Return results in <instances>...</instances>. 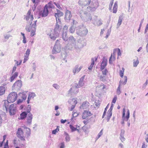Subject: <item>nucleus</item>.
Listing matches in <instances>:
<instances>
[{
    "mask_svg": "<svg viewBox=\"0 0 148 148\" xmlns=\"http://www.w3.org/2000/svg\"><path fill=\"white\" fill-rule=\"evenodd\" d=\"M26 110L21 112L20 114V116L18 119L20 120H23L26 118V123L29 125L32 124V121L33 119V115L30 111L31 110V106L28 105L27 107H25Z\"/></svg>",
    "mask_w": 148,
    "mask_h": 148,
    "instance_id": "nucleus-1",
    "label": "nucleus"
},
{
    "mask_svg": "<svg viewBox=\"0 0 148 148\" xmlns=\"http://www.w3.org/2000/svg\"><path fill=\"white\" fill-rule=\"evenodd\" d=\"M56 18V23L53 32L50 34H48L50 38L53 40H55L59 36V32L62 29V27L60 25L61 22L60 17Z\"/></svg>",
    "mask_w": 148,
    "mask_h": 148,
    "instance_id": "nucleus-2",
    "label": "nucleus"
},
{
    "mask_svg": "<svg viewBox=\"0 0 148 148\" xmlns=\"http://www.w3.org/2000/svg\"><path fill=\"white\" fill-rule=\"evenodd\" d=\"M83 85V76L80 79L78 84L76 83L73 84L72 86L68 91V94L70 96L74 95L79 92V90L77 88H80Z\"/></svg>",
    "mask_w": 148,
    "mask_h": 148,
    "instance_id": "nucleus-3",
    "label": "nucleus"
},
{
    "mask_svg": "<svg viewBox=\"0 0 148 148\" xmlns=\"http://www.w3.org/2000/svg\"><path fill=\"white\" fill-rule=\"evenodd\" d=\"M83 25L82 24L81 25L79 26L78 28L76 30V33L78 35V37H80L78 39V45L81 48L83 46Z\"/></svg>",
    "mask_w": 148,
    "mask_h": 148,
    "instance_id": "nucleus-4",
    "label": "nucleus"
},
{
    "mask_svg": "<svg viewBox=\"0 0 148 148\" xmlns=\"http://www.w3.org/2000/svg\"><path fill=\"white\" fill-rule=\"evenodd\" d=\"M37 21V20L34 21L33 23L31 25L32 22L30 23V25H27L25 27L26 30L28 32H31V36L32 37L34 36L35 34V32L36 31V23Z\"/></svg>",
    "mask_w": 148,
    "mask_h": 148,
    "instance_id": "nucleus-5",
    "label": "nucleus"
},
{
    "mask_svg": "<svg viewBox=\"0 0 148 148\" xmlns=\"http://www.w3.org/2000/svg\"><path fill=\"white\" fill-rule=\"evenodd\" d=\"M99 6V3L97 0L92 1L89 6L86 8L87 11L90 12L95 10Z\"/></svg>",
    "mask_w": 148,
    "mask_h": 148,
    "instance_id": "nucleus-6",
    "label": "nucleus"
},
{
    "mask_svg": "<svg viewBox=\"0 0 148 148\" xmlns=\"http://www.w3.org/2000/svg\"><path fill=\"white\" fill-rule=\"evenodd\" d=\"M60 41L59 40H57L55 42L52 50V53L56 54L59 53L61 51V47L60 44Z\"/></svg>",
    "mask_w": 148,
    "mask_h": 148,
    "instance_id": "nucleus-7",
    "label": "nucleus"
},
{
    "mask_svg": "<svg viewBox=\"0 0 148 148\" xmlns=\"http://www.w3.org/2000/svg\"><path fill=\"white\" fill-rule=\"evenodd\" d=\"M17 95L16 92H13L10 93L7 97V100L10 101V103H12L14 102L17 99Z\"/></svg>",
    "mask_w": 148,
    "mask_h": 148,
    "instance_id": "nucleus-8",
    "label": "nucleus"
},
{
    "mask_svg": "<svg viewBox=\"0 0 148 148\" xmlns=\"http://www.w3.org/2000/svg\"><path fill=\"white\" fill-rule=\"evenodd\" d=\"M22 86L21 81V80H18L14 83L12 87V89L14 90H18L21 89Z\"/></svg>",
    "mask_w": 148,
    "mask_h": 148,
    "instance_id": "nucleus-9",
    "label": "nucleus"
},
{
    "mask_svg": "<svg viewBox=\"0 0 148 148\" xmlns=\"http://www.w3.org/2000/svg\"><path fill=\"white\" fill-rule=\"evenodd\" d=\"M16 104L14 103L11 104L8 110L10 115H14L16 113Z\"/></svg>",
    "mask_w": 148,
    "mask_h": 148,
    "instance_id": "nucleus-10",
    "label": "nucleus"
},
{
    "mask_svg": "<svg viewBox=\"0 0 148 148\" xmlns=\"http://www.w3.org/2000/svg\"><path fill=\"white\" fill-rule=\"evenodd\" d=\"M68 27L66 25H65L63 27L62 36V38L64 41L66 42L68 40L67 33L68 31Z\"/></svg>",
    "mask_w": 148,
    "mask_h": 148,
    "instance_id": "nucleus-11",
    "label": "nucleus"
},
{
    "mask_svg": "<svg viewBox=\"0 0 148 148\" xmlns=\"http://www.w3.org/2000/svg\"><path fill=\"white\" fill-rule=\"evenodd\" d=\"M90 111L88 110H84V119H87V120L84 121V124H86L89 122L88 117L92 115Z\"/></svg>",
    "mask_w": 148,
    "mask_h": 148,
    "instance_id": "nucleus-12",
    "label": "nucleus"
},
{
    "mask_svg": "<svg viewBox=\"0 0 148 148\" xmlns=\"http://www.w3.org/2000/svg\"><path fill=\"white\" fill-rule=\"evenodd\" d=\"M49 13V11L48 9L44 7L42 11H39L38 13L39 17H38V18H40V16H41L42 17H46L48 15Z\"/></svg>",
    "mask_w": 148,
    "mask_h": 148,
    "instance_id": "nucleus-13",
    "label": "nucleus"
},
{
    "mask_svg": "<svg viewBox=\"0 0 148 148\" xmlns=\"http://www.w3.org/2000/svg\"><path fill=\"white\" fill-rule=\"evenodd\" d=\"M78 4L80 6L78 9V13L81 18L82 19L83 16V0H79L78 1Z\"/></svg>",
    "mask_w": 148,
    "mask_h": 148,
    "instance_id": "nucleus-14",
    "label": "nucleus"
},
{
    "mask_svg": "<svg viewBox=\"0 0 148 148\" xmlns=\"http://www.w3.org/2000/svg\"><path fill=\"white\" fill-rule=\"evenodd\" d=\"M124 78L125 79V81L123 82V81L120 80L119 82V85L117 89V94L118 95H119L121 93V91L120 90L121 85L122 84L123 85H125L126 84L127 81V77L125 76L124 77Z\"/></svg>",
    "mask_w": 148,
    "mask_h": 148,
    "instance_id": "nucleus-15",
    "label": "nucleus"
},
{
    "mask_svg": "<svg viewBox=\"0 0 148 148\" xmlns=\"http://www.w3.org/2000/svg\"><path fill=\"white\" fill-rule=\"evenodd\" d=\"M23 132L21 128H18L16 132V135L21 140H25L24 136L23 135Z\"/></svg>",
    "mask_w": 148,
    "mask_h": 148,
    "instance_id": "nucleus-16",
    "label": "nucleus"
},
{
    "mask_svg": "<svg viewBox=\"0 0 148 148\" xmlns=\"http://www.w3.org/2000/svg\"><path fill=\"white\" fill-rule=\"evenodd\" d=\"M72 17L71 12L67 10H66L64 19L67 22H69L71 18Z\"/></svg>",
    "mask_w": 148,
    "mask_h": 148,
    "instance_id": "nucleus-17",
    "label": "nucleus"
},
{
    "mask_svg": "<svg viewBox=\"0 0 148 148\" xmlns=\"http://www.w3.org/2000/svg\"><path fill=\"white\" fill-rule=\"evenodd\" d=\"M107 62L108 60L106 57H103L100 68V70L102 71L107 66Z\"/></svg>",
    "mask_w": 148,
    "mask_h": 148,
    "instance_id": "nucleus-18",
    "label": "nucleus"
},
{
    "mask_svg": "<svg viewBox=\"0 0 148 148\" xmlns=\"http://www.w3.org/2000/svg\"><path fill=\"white\" fill-rule=\"evenodd\" d=\"M68 40L67 41H68L71 43L72 47L75 46L76 45L75 39L74 38L73 36H71L69 38H68Z\"/></svg>",
    "mask_w": 148,
    "mask_h": 148,
    "instance_id": "nucleus-19",
    "label": "nucleus"
},
{
    "mask_svg": "<svg viewBox=\"0 0 148 148\" xmlns=\"http://www.w3.org/2000/svg\"><path fill=\"white\" fill-rule=\"evenodd\" d=\"M82 66H79V65H77L74 67L73 69V75H75L76 73H78L82 69Z\"/></svg>",
    "mask_w": 148,
    "mask_h": 148,
    "instance_id": "nucleus-20",
    "label": "nucleus"
},
{
    "mask_svg": "<svg viewBox=\"0 0 148 148\" xmlns=\"http://www.w3.org/2000/svg\"><path fill=\"white\" fill-rule=\"evenodd\" d=\"M130 111L128 109L127 111V115L126 116H125V108L123 109V111L122 114V119L124 120H125V121H127L130 117Z\"/></svg>",
    "mask_w": 148,
    "mask_h": 148,
    "instance_id": "nucleus-21",
    "label": "nucleus"
},
{
    "mask_svg": "<svg viewBox=\"0 0 148 148\" xmlns=\"http://www.w3.org/2000/svg\"><path fill=\"white\" fill-rule=\"evenodd\" d=\"M97 57H95V58H92L91 59L92 62L89 67H88V69L89 70V71L91 72L92 69V67L95 64V61H96L97 60Z\"/></svg>",
    "mask_w": 148,
    "mask_h": 148,
    "instance_id": "nucleus-22",
    "label": "nucleus"
},
{
    "mask_svg": "<svg viewBox=\"0 0 148 148\" xmlns=\"http://www.w3.org/2000/svg\"><path fill=\"white\" fill-rule=\"evenodd\" d=\"M56 12H57L54 14V16H55L56 18L60 17L64 15L63 12H61L59 10L57 9Z\"/></svg>",
    "mask_w": 148,
    "mask_h": 148,
    "instance_id": "nucleus-23",
    "label": "nucleus"
},
{
    "mask_svg": "<svg viewBox=\"0 0 148 148\" xmlns=\"http://www.w3.org/2000/svg\"><path fill=\"white\" fill-rule=\"evenodd\" d=\"M123 18V14H122L121 15H120L119 18L118 23L117 24V26L119 27L121 24L122 23V20Z\"/></svg>",
    "mask_w": 148,
    "mask_h": 148,
    "instance_id": "nucleus-24",
    "label": "nucleus"
},
{
    "mask_svg": "<svg viewBox=\"0 0 148 148\" xmlns=\"http://www.w3.org/2000/svg\"><path fill=\"white\" fill-rule=\"evenodd\" d=\"M90 108V107L89 103L87 101H84V109L89 110Z\"/></svg>",
    "mask_w": 148,
    "mask_h": 148,
    "instance_id": "nucleus-25",
    "label": "nucleus"
},
{
    "mask_svg": "<svg viewBox=\"0 0 148 148\" xmlns=\"http://www.w3.org/2000/svg\"><path fill=\"white\" fill-rule=\"evenodd\" d=\"M52 1H50L47 4H46L44 7L47 9L48 8H53L54 6L52 3Z\"/></svg>",
    "mask_w": 148,
    "mask_h": 148,
    "instance_id": "nucleus-26",
    "label": "nucleus"
},
{
    "mask_svg": "<svg viewBox=\"0 0 148 148\" xmlns=\"http://www.w3.org/2000/svg\"><path fill=\"white\" fill-rule=\"evenodd\" d=\"M85 21H90L92 19V17L90 13H87L86 14Z\"/></svg>",
    "mask_w": 148,
    "mask_h": 148,
    "instance_id": "nucleus-27",
    "label": "nucleus"
},
{
    "mask_svg": "<svg viewBox=\"0 0 148 148\" xmlns=\"http://www.w3.org/2000/svg\"><path fill=\"white\" fill-rule=\"evenodd\" d=\"M18 75V73L17 72L14 73L10 77V81L12 82L15 78L17 77Z\"/></svg>",
    "mask_w": 148,
    "mask_h": 148,
    "instance_id": "nucleus-28",
    "label": "nucleus"
},
{
    "mask_svg": "<svg viewBox=\"0 0 148 148\" xmlns=\"http://www.w3.org/2000/svg\"><path fill=\"white\" fill-rule=\"evenodd\" d=\"M91 0H84V6L85 7V9L86 10L87 7L86 6L88 5L91 4Z\"/></svg>",
    "mask_w": 148,
    "mask_h": 148,
    "instance_id": "nucleus-29",
    "label": "nucleus"
},
{
    "mask_svg": "<svg viewBox=\"0 0 148 148\" xmlns=\"http://www.w3.org/2000/svg\"><path fill=\"white\" fill-rule=\"evenodd\" d=\"M5 92V88L3 86H0V96L3 95Z\"/></svg>",
    "mask_w": 148,
    "mask_h": 148,
    "instance_id": "nucleus-30",
    "label": "nucleus"
},
{
    "mask_svg": "<svg viewBox=\"0 0 148 148\" xmlns=\"http://www.w3.org/2000/svg\"><path fill=\"white\" fill-rule=\"evenodd\" d=\"M18 95L21 97L23 100H25L26 99L27 96L25 92H19Z\"/></svg>",
    "mask_w": 148,
    "mask_h": 148,
    "instance_id": "nucleus-31",
    "label": "nucleus"
},
{
    "mask_svg": "<svg viewBox=\"0 0 148 148\" xmlns=\"http://www.w3.org/2000/svg\"><path fill=\"white\" fill-rule=\"evenodd\" d=\"M10 101H8V100H7V101H5L4 102V105L5 106L6 111L8 110L9 109V103H10Z\"/></svg>",
    "mask_w": 148,
    "mask_h": 148,
    "instance_id": "nucleus-32",
    "label": "nucleus"
},
{
    "mask_svg": "<svg viewBox=\"0 0 148 148\" xmlns=\"http://www.w3.org/2000/svg\"><path fill=\"white\" fill-rule=\"evenodd\" d=\"M64 134L65 136V138L66 141L67 142L69 141L70 140V138L69 135L68 134V133L66 132H64Z\"/></svg>",
    "mask_w": 148,
    "mask_h": 148,
    "instance_id": "nucleus-33",
    "label": "nucleus"
},
{
    "mask_svg": "<svg viewBox=\"0 0 148 148\" xmlns=\"http://www.w3.org/2000/svg\"><path fill=\"white\" fill-rule=\"evenodd\" d=\"M72 101L74 102V105H72L71 106L70 110L71 111L73 110L75 107V105L77 103V100L74 99H73L72 100Z\"/></svg>",
    "mask_w": 148,
    "mask_h": 148,
    "instance_id": "nucleus-34",
    "label": "nucleus"
},
{
    "mask_svg": "<svg viewBox=\"0 0 148 148\" xmlns=\"http://www.w3.org/2000/svg\"><path fill=\"white\" fill-rule=\"evenodd\" d=\"M36 95L34 92H30L29 93L28 98L31 99L32 98L33 99L36 96Z\"/></svg>",
    "mask_w": 148,
    "mask_h": 148,
    "instance_id": "nucleus-35",
    "label": "nucleus"
},
{
    "mask_svg": "<svg viewBox=\"0 0 148 148\" xmlns=\"http://www.w3.org/2000/svg\"><path fill=\"white\" fill-rule=\"evenodd\" d=\"M75 26L72 25L69 29L70 32L71 33H74L75 31Z\"/></svg>",
    "mask_w": 148,
    "mask_h": 148,
    "instance_id": "nucleus-36",
    "label": "nucleus"
},
{
    "mask_svg": "<svg viewBox=\"0 0 148 148\" xmlns=\"http://www.w3.org/2000/svg\"><path fill=\"white\" fill-rule=\"evenodd\" d=\"M115 60V57L113 56V58H112V54L110 58V59L109 60V63L110 64H112V61Z\"/></svg>",
    "mask_w": 148,
    "mask_h": 148,
    "instance_id": "nucleus-37",
    "label": "nucleus"
},
{
    "mask_svg": "<svg viewBox=\"0 0 148 148\" xmlns=\"http://www.w3.org/2000/svg\"><path fill=\"white\" fill-rule=\"evenodd\" d=\"M139 62L138 59L136 60H134L133 62V66L135 67H136L139 64Z\"/></svg>",
    "mask_w": 148,
    "mask_h": 148,
    "instance_id": "nucleus-38",
    "label": "nucleus"
},
{
    "mask_svg": "<svg viewBox=\"0 0 148 148\" xmlns=\"http://www.w3.org/2000/svg\"><path fill=\"white\" fill-rule=\"evenodd\" d=\"M109 104L107 105L106 107V108L105 109L104 112L103 113V114L102 116V118H104V116L106 115V112L107 111V109L108 108V106H109Z\"/></svg>",
    "mask_w": 148,
    "mask_h": 148,
    "instance_id": "nucleus-39",
    "label": "nucleus"
},
{
    "mask_svg": "<svg viewBox=\"0 0 148 148\" xmlns=\"http://www.w3.org/2000/svg\"><path fill=\"white\" fill-rule=\"evenodd\" d=\"M69 127L71 130V132H73L76 131V128L74 127L73 125H69Z\"/></svg>",
    "mask_w": 148,
    "mask_h": 148,
    "instance_id": "nucleus-40",
    "label": "nucleus"
},
{
    "mask_svg": "<svg viewBox=\"0 0 148 148\" xmlns=\"http://www.w3.org/2000/svg\"><path fill=\"white\" fill-rule=\"evenodd\" d=\"M144 20V18H143L140 21V23L139 25V28L138 30V32H140L141 27V26H142V25L143 23Z\"/></svg>",
    "mask_w": 148,
    "mask_h": 148,
    "instance_id": "nucleus-41",
    "label": "nucleus"
},
{
    "mask_svg": "<svg viewBox=\"0 0 148 148\" xmlns=\"http://www.w3.org/2000/svg\"><path fill=\"white\" fill-rule=\"evenodd\" d=\"M26 134L27 137H29L30 136L31 134V130L30 128H28V130H27Z\"/></svg>",
    "mask_w": 148,
    "mask_h": 148,
    "instance_id": "nucleus-42",
    "label": "nucleus"
},
{
    "mask_svg": "<svg viewBox=\"0 0 148 148\" xmlns=\"http://www.w3.org/2000/svg\"><path fill=\"white\" fill-rule=\"evenodd\" d=\"M54 3L56 6V7L58 8L59 9H60V10L62 9L61 7L60 6V5L58 3H56V2H54Z\"/></svg>",
    "mask_w": 148,
    "mask_h": 148,
    "instance_id": "nucleus-43",
    "label": "nucleus"
},
{
    "mask_svg": "<svg viewBox=\"0 0 148 148\" xmlns=\"http://www.w3.org/2000/svg\"><path fill=\"white\" fill-rule=\"evenodd\" d=\"M100 80L103 82H104L106 80L105 77V76H103L102 75H101L100 76L99 78Z\"/></svg>",
    "mask_w": 148,
    "mask_h": 148,
    "instance_id": "nucleus-44",
    "label": "nucleus"
},
{
    "mask_svg": "<svg viewBox=\"0 0 148 148\" xmlns=\"http://www.w3.org/2000/svg\"><path fill=\"white\" fill-rule=\"evenodd\" d=\"M108 72V71L106 69H104V70L102 71V73L103 75H106Z\"/></svg>",
    "mask_w": 148,
    "mask_h": 148,
    "instance_id": "nucleus-45",
    "label": "nucleus"
},
{
    "mask_svg": "<svg viewBox=\"0 0 148 148\" xmlns=\"http://www.w3.org/2000/svg\"><path fill=\"white\" fill-rule=\"evenodd\" d=\"M29 56L25 55L23 63H25L29 59Z\"/></svg>",
    "mask_w": 148,
    "mask_h": 148,
    "instance_id": "nucleus-46",
    "label": "nucleus"
},
{
    "mask_svg": "<svg viewBox=\"0 0 148 148\" xmlns=\"http://www.w3.org/2000/svg\"><path fill=\"white\" fill-rule=\"evenodd\" d=\"M103 129H102L100 131V132L97 135V139H98L103 134Z\"/></svg>",
    "mask_w": 148,
    "mask_h": 148,
    "instance_id": "nucleus-47",
    "label": "nucleus"
},
{
    "mask_svg": "<svg viewBox=\"0 0 148 148\" xmlns=\"http://www.w3.org/2000/svg\"><path fill=\"white\" fill-rule=\"evenodd\" d=\"M114 0H112L110 2V3L109 5V10H111L112 8V6Z\"/></svg>",
    "mask_w": 148,
    "mask_h": 148,
    "instance_id": "nucleus-48",
    "label": "nucleus"
},
{
    "mask_svg": "<svg viewBox=\"0 0 148 148\" xmlns=\"http://www.w3.org/2000/svg\"><path fill=\"white\" fill-rule=\"evenodd\" d=\"M32 67L33 69V71H34L36 70V63L35 62H33L32 63Z\"/></svg>",
    "mask_w": 148,
    "mask_h": 148,
    "instance_id": "nucleus-49",
    "label": "nucleus"
},
{
    "mask_svg": "<svg viewBox=\"0 0 148 148\" xmlns=\"http://www.w3.org/2000/svg\"><path fill=\"white\" fill-rule=\"evenodd\" d=\"M4 36L5 39H8L11 36L10 34H4Z\"/></svg>",
    "mask_w": 148,
    "mask_h": 148,
    "instance_id": "nucleus-50",
    "label": "nucleus"
},
{
    "mask_svg": "<svg viewBox=\"0 0 148 148\" xmlns=\"http://www.w3.org/2000/svg\"><path fill=\"white\" fill-rule=\"evenodd\" d=\"M117 99V97L116 95H115L113 98L112 101V103H115Z\"/></svg>",
    "mask_w": 148,
    "mask_h": 148,
    "instance_id": "nucleus-51",
    "label": "nucleus"
},
{
    "mask_svg": "<svg viewBox=\"0 0 148 148\" xmlns=\"http://www.w3.org/2000/svg\"><path fill=\"white\" fill-rule=\"evenodd\" d=\"M111 30L110 29H109L108 30V32L106 34V36L105 37V38H107L108 37V36L110 35V32H111Z\"/></svg>",
    "mask_w": 148,
    "mask_h": 148,
    "instance_id": "nucleus-52",
    "label": "nucleus"
},
{
    "mask_svg": "<svg viewBox=\"0 0 148 148\" xmlns=\"http://www.w3.org/2000/svg\"><path fill=\"white\" fill-rule=\"evenodd\" d=\"M4 147L8 148H9L8 145V140H6V143H5L4 145Z\"/></svg>",
    "mask_w": 148,
    "mask_h": 148,
    "instance_id": "nucleus-53",
    "label": "nucleus"
},
{
    "mask_svg": "<svg viewBox=\"0 0 148 148\" xmlns=\"http://www.w3.org/2000/svg\"><path fill=\"white\" fill-rule=\"evenodd\" d=\"M30 49H27L25 54L26 55H25L29 56V55L30 54Z\"/></svg>",
    "mask_w": 148,
    "mask_h": 148,
    "instance_id": "nucleus-54",
    "label": "nucleus"
},
{
    "mask_svg": "<svg viewBox=\"0 0 148 148\" xmlns=\"http://www.w3.org/2000/svg\"><path fill=\"white\" fill-rule=\"evenodd\" d=\"M117 7H114L113 9V13H115L117 12Z\"/></svg>",
    "mask_w": 148,
    "mask_h": 148,
    "instance_id": "nucleus-55",
    "label": "nucleus"
},
{
    "mask_svg": "<svg viewBox=\"0 0 148 148\" xmlns=\"http://www.w3.org/2000/svg\"><path fill=\"white\" fill-rule=\"evenodd\" d=\"M53 86L56 89H58L59 88V86L57 84H53Z\"/></svg>",
    "mask_w": 148,
    "mask_h": 148,
    "instance_id": "nucleus-56",
    "label": "nucleus"
},
{
    "mask_svg": "<svg viewBox=\"0 0 148 148\" xmlns=\"http://www.w3.org/2000/svg\"><path fill=\"white\" fill-rule=\"evenodd\" d=\"M124 73V71H122L121 70L120 71L119 75H120V76L122 77L123 76Z\"/></svg>",
    "mask_w": 148,
    "mask_h": 148,
    "instance_id": "nucleus-57",
    "label": "nucleus"
},
{
    "mask_svg": "<svg viewBox=\"0 0 148 148\" xmlns=\"http://www.w3.org/2000/svg\"><path fill=\"white\" fill-rule=\"evenodd\" d=\"M72 20L73 21V25H72L75 26H76V25L77 23V22L76 21L74 20V19H72Z\"/></svg>",
    "mask_w": 148,
    "mask_h": 148,
    "instance_id": "nucleus-58",
    "label": "nucleus"
},
{
    "mask_svg": "<svg viewBox=\"0 0 148 148\" xmlns=\"http://www.w3.org/2000/svg\"><path fill=\"white\" fill-rule=\"evenodd\" d=\"M88 32V30L86 28H84V35H86Z\"/></svg>",
    "mask_w": 148,
    "mask_h": 148,
    "instance_id": "nucleus-59",
    "label": "nucleus"
},
{
    "mask_svg": "<svg viewBox=\"0 0 148 148\" xmlns=\"http://www.w3.org/2000/svg\"><path fill=\"white\" fill-rule=\"evenodd\" d=\"M65 145L64 142L61 143L60 144V148H64Z\"/></svg>",
    "mask_w": 148,
    "mask_h": 148,
    "instance_id": "nucleus-60",
    "label": "nucleus"
},
{
    "mask_svg": "<svg viewBox=\"0 0 148 148\" xmlns=\"http://www.w3.org/2000/svg\"><path fill=\"white\" fill-rule=\"evenodd\" d=\"M16 67L15 65L13 67V68L12 72V74H13V73H14L16 71Z\"/></svg>",
    "mask_w": 148,
    "mask_h": 148,
    "instance_id": "nucleus-61",
    "label": "nucleus"
},
{
    "mask_svg": "<svg viewBox=\"0 0 148 148\" xmlns=\"http://www.w3.org/2000/svg\"><path fill=\"white\" fill-rule=\"evenodd\" d=\"M112 112L108 111V115L107 116H110L111 117V116H112Z\"/></svg>",
    "mask_w": 148,
    "mask_h": 148,
    "instance_id": "nucleus-62",
    "label": "nucleus"
},
{
    "mask_svg": "<svg viewBox=\"0 0 148 148\" xmlns=\"http://www.w3.org/2000/svg\"><path fill=\"white\" fill-rule=\"evenodd\" d=\"M23 102V100L21 99H19L16 102L17 104H19Z\"/></svg>",
    "mask_w": 148,
    "mask_h": 148,
    "instance_id": "nucleus-63",
    "label": "nucleus"
},
{
    "mask_svg": "<svg viewBox=\"0 0 148 148\" xmlns=\"http://www.w3.org/2000/svg\"><path fill=\"white\" fill-rule=\"evenodd\" d=\"M120 138L122 142H123V141H124L125 140V138H124V136H120Z\"/></svg>",
    "mask_w": 148,
    "mask_h": 148,
    "instance_id": "nucleus-64",
    "label": "nucleus"
}]
</instances>
